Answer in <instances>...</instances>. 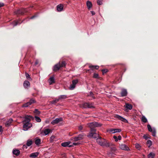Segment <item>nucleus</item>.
I'll return each instance as SVG.
<instances>
[{
	"mask_svg": "<svg viewBox=\"0 0 158 158\" xmlns=\"http://www.w3.org/2000/svg\"><path fill=\"white\" fill-rule=\"evenodd\" d=\"M50 132V130L49 129H46L44 130V133L45 135L48 134Z\"/></svg>",
	"mask_w": 158,
	"mask_h": 158,
	"instance_id": "27",
	"label": "nucleus"
},
{
	"mask_svg": "<svg viewBox=\"0 0 158 158\" xmlns=\"http://www.w3.org/2000/svg\"><path fill=\"white\" fill-rule=\"evenodd\" d=\"M96 140L98 144L102 147H109L113 145L112 143H109L106 140L101 137H99L97 138Z\"/></svg>",
	"mask_w": 158,
	"mask_h": 158,
	"instance_id": "1",
	"label": "nucleus"
},
{
	"mask_svg": "<svg viewBox=\"0 0 158 158\" xmlns=\"http://www.w3.org/2000/svg\"><path fill=\"white\" fill-rule=\"evenodd\" d=\"M86 5L89 10H90L92 6V4L91 2L89 1H87Z\"/></svg>",
	"mask_w": 158,
	"mask_h": 158,
	"instance_id": "21",
	"label": "nucleus"
},
{
	"mask_svg": "<svg viewBox=\"0 0 158 158\" xmlns=\"http://www.w3.org/2000/svg\"><path fill=\"white\" fill-rule=\"evenodd\" d=\"M97 3L98 5H101L102 4V2L100 0H98L97 1Z\"/></svg>",
	"mask_w": 158,
	"mask_h": 158,
	"instance_id": "42",
	"label": "nucleus"
},
{
	"mask_svg": "<svg viewBox=\"0 0 158 158\" xmlns=\"http://www.w3.org/2000/svg\"><path fill=\"white\" fill-rule=\"evenodd\" d=\"M83 107L85 108H94V105L92 103L89 102L85 103L83 104Z\"/></svg>",
	"mask_w": 158,
	"mask_h": 158,
	"instance_id": "8",
	"label": "nucleus"
},
{
	"mask_svg": "<svg viewBox=\"0 0 158 158\" xmlns=\"http://www.w3.org/2000/svg\"><path fill=\"white\" fill-rule=\"evenodd\" d=\"M95 132H91L87 135L89 137H92L94 138H96L97 137H99V136L98 134H97Z\"/></svg>",
	"mask_w": 158,
	"mask_h": 158,
	"instance_id": "9",
	"label": "nucleus"
},
{
	"mask_svg": "<svg viewBox=\"0 0 158 158\" xmlns=\"http://www.w3.org/2000/svg\"><path fill=\"white\" fill-rule=\"evenodd\" d=\"M13 120L12 118L8 120L5 123V125L6 126H9L11 123H12V122L13 121Z\"/></svg>",
	"mask_w": 158,
	"mask_h": 158,
	"instance_id": "23",
	"label": "nucleus"
},
{
	"mask_svg": "<svg viewBox=\"0 0 158 158\" xmlns=\"http://www.w3.org/2000/svg\"><path fill=\"white\" fill-rule=\"evenodd\" d=\"M29 116L28 115L26 116L24 118V120L23 121V130L25 131L27 130L32 126V124L30 123V119L28 117Z\"/></svg>",
	"mask_w": 158,
	"mask_h": 158,
	"instance_id": "2",
	"label": "nucleus"
},
{
	"mask_svg": "<svg viewBox=\"0 0 158 158\" xmlns=\"http://www.w3.org/2000/svg\"><path fill=\"white\" fill-rule=\"evenodd\" d=\"M89 68L91 69H97L99 68V66L97 65H90L89 66Z\"/></svg>",
	"mask_w": 158,
	"mask_h": 158,
	"instance_id": "31",
	"label": "nucleus"
},
{
	"mask_svg": "<svg viewBox=\"0 0 158 158\" xmlns=\"http://www.w3.org/2000/svg\"><path fill=\"white\" fill-rule=\"evenodd\" d=\"M64 6L62 4L58 5L56 7L57 10L58 12H60L62 11Z\"/></svg>",
	"mask_w": 158,
	"mask_h": 158,
	"instance_id": "17",
	"label": "nucleus"
},
{
	"mask_svg": "<svg viewBox=\"0 0 158 158\" xmlns=\"http://www.w3.org/2000/svg\"><path fill=\"white\" fill-rule=\"evenodd\" d=\"M121 131V130L120 129H110L108 131L110 133L114 134L117 132H120Z\"/></svg>",
	"mask_w": 158,
	"mask_h": 158,
	"instance_id": "14",
	"label": "nucleus"
},
{
	"mask_svg": "<svg viewBox=\"0 0 158 158\" xmlns=\"http://www.w3.org/2000/svg\"><path fill=\"white\" fill-rule=\"evenodd\" d=\"M147 143L148 145V147L149 148L152 145V142L151 140H148L147 141Z\"/></svg>",
	"mask_w": 158,
	"mask_h": 158,
	"instance_id": "35",
	"label": "nucleus"
},
{
	"mask_svg": "<svg viewBox=\"0 0 158 158\" xmlns=\"http://www.w3.org/2000/svg\"><path fill=\"white\" fill-rule=\"evenodd\" d=\"M63 121V118H56L55 119L52 120L51 123L53 125H54L57 124L58 123L62 122Z\"/></svg>",
	"mask_w": 158,
	"mask_h": 158,
	"instance_id": "10",
	"label": "nucleus"
},
{
	"mask_svg": "<svg viewBox=\"0 0 158 158\" xmlns=\"http://www.w3.org/2000/svg\"><path fill=\"white\" fill-rule=\"evenodd\" d=\"M155 156L154 153L151 152L148 155V158H154Z\"/></svg>",
	"mask_w": 158,
	"mask_h": 158,
	"instance_id": "26",
	"label": "nucleus"
},
{
	"mask_svg": "<svg viewBox=\"0 0 158 158\" xmlns=\"http://www.w3.org/2000/svg\"><path fill=\"white\" fill-rule=\"evenodd\" d=\"M35 144L36 145H39L41 143V140L40 139H37L35 140Z\"/></svg>",
	"mask_w": 158,
	"mask_h": 158,
	"instance_id": "29",
	"label": "nucleus"
},
{
	"mask_svg": "<svg viewBox=\"0 0 158 158\" xmlns=\"http://www.w3.org/2000/svg\"><path fill=\"white\" fill-rule=\"evenodd\" d=\"M114 139H115V140L116 142H117L118 140V139L117 137L116 136H113Z\"/></svg>",
	"mask_w": 158,
	"mask_h": 158,
	"instance_id": "43",
	"label": "nucleus"
},
{
	"mask_svg": "<svg viewBox=\"0 0 158 158\" xmlns=\"http://www.w3.org/2000/svg\"><path fill=\"white\" fill-rule=\"evenodd\" d=\"M90 94L91 95H92V94H93V93L92 92H90Z\"/></svg>",
	"mask_w": 158,
	"mask_h": 158,
	"instance_id": "58",
	"label": "nucleus"
},
{
	"mask_svg": "<svg viewBox=\"0 0 158 158\" xmlns=\"http://www.w3.org/2000/svg\"><path fill=\"white\" fill-rule=\"evenodd\" d=\"M127 90L125 89H122L121 93V96L124 97L127 95Z\"/></svg>",
	"mask_w": 158,
	"mask_h": 158,
	"instance_id": "19",
	"label": "nucleus"
},
{
	"mask_svg": "<svg viewBox=\"0 0 158 158\" xmlns=\"http://www.w3.org/2000/svg\"><path fill=\"white\" fill-rule=\"evenodd\" d=\"M114 117L123 122H127L126 119L118 114H115L114 116Z\"/></svg>",
	"mask_w": 158,
	"mask_h": 158,
	"instance_id": "11",
	"label": "nucleus"
},
{
	"mask_svg": "<svg viewBox=\"0 0 158 158\" xmlns=\"http://www.w3.org/2000/svg\"><path fill=\"white\" fill-rule=\"evenodd\" d=\"M4 3L2 2H0V7L3 6H4Z\"/></svg>",
	"mask_w": 158,
	"mask_h": 158,
	"instance_id": "51",
	"label": "nucleus"
},
{
	"mask_svg": "<svg viewBox=\"0 0 158 158\" xmlns=\"http://www.w3.org/2000/svg\"><path fill=\"white\" fill-rule=\"evenodd\" d=\"M16 156H18L20 153V151L18 149H13L12 152Z\"/></svg>",
	"mask_w": 158,
	"mask_h": 158,
	"instance_id": "22",
	"label": "nucleus"
},
{
	"mask_svg": "<svg viewBox=\"0 0 158 158\" xmlns=\"http://www.w3.org/2000/svg\"><path fill=\"white\" fill-rule=\"evenodd\" d=\"M23 85L25 88H27L30 87V82L27 81H25L24 82Z\"/></svg>",
	"mask_w": 158,
	"mask_h": 158,
	"instance_id": "18",
	"label": "nucleus"
},
{
	"mask_svg": "<svg viewBox=\"0 0 158 158\" xmlns=\"http://www.w3.org/2000/svg\"><path fill=\"white\" fill-rule=\"evenodd\" d=\"M39 154V153L37 152L33 153L30 155V157L32 158H36Z\"/></svg>",
	"mask_w": 158,
	"mask_h": 158,
	"instance_id": "20",
	"label": "nucleus"
},
{
	"mask_svg": "<svg viewBox=\"0 0 158 158\" xmlns=\"http://www.w3.org/2000/svg\"><path fill=\"white\" fill-rule=\"evenodd\" d=\"M90 12H91V13L92 14V15H95V12L94 11H90Z\"/></svg>",
	"mask_w": 158,
	"mask_h": 158,
	"instance_id": "48",
	"label": "nucleus"
},
{
	"mask_svg": "<svg viewBox=\"0 0 158 158\" xmlns=\"http://www.w3.org/2000/svg\"><path fill=\"white\" fill-rule=\"evenodd\" d=\"M98 77V73H94V74L93 77L94 78H97Z\"/></svg>",
	"mask_w": 158,
	"mask_h": 158,
	"instance_id": "41",
	"label": "nucleus"
},
{
	"mask_svg": "<svg viewBox=\"0 0 158 158\" xmlns=\"http://www.w3.org/2000/svg\"><path fill=\"white\" fill-rule=\"evenodd\" d=\"M25 76H26V77L27 79L30 80L31 79V78L30 77V76L28 73H25Z\"/></svg>",
	"mask_w": 158,
	"mask_h": 158,
	"instance_id": "39",
	"label": "nucleus"
},
{
	"mask_svg": "<svg viewBox=\"0 0 158 158\" xmlns=\"http://www.w3.org/2000/svg\"><path fill=\"white\" fill-rule=\"evenodd\" d=\"M141 120L142 122L144 123L147 122V119L144 116H143L141 118Z\"/></svg>",
	"mask_w": 158,
	"mask_h": 158,
	"instance_id": "30",
	"label": "nucleus"
},
{
	"mask_svg": "<svg viewBox=\"0 0 158 158\" xmlns=\"http://www.w3.org/2000/svg\"><path fill=\"white\" fill-rule=\"evenodd\" d=\"M21 23H19L18 21H15L11 24L13 26V27L16 26L18 24H19Z\"/></svg>",
	"mask_w": 158,
	"mask_h": 158,
	"instance_id": "33",
	"label": "nucleus"
},
{
	"mask_svg": "<svg viewBox=\"0 0 158 158\" xmlns=\"http://www.w3.org/2000/svg\"><path fill=\"white\" fill-rule=\"evenodd\" d=\"M85 135L84 133L80 134L78 136H75L73 138V141H77L81 140L83 139Z\"/></svg>",
	"mask_w": 158,
	"mask_h": 158,
	"instance_id": "5",
	"label": "nucleus"
},
{
	"mask_svg": "<svg viewBox=\"0 0 158 158\" xmlns=\"http://www.w3.org/2000/svg\"><path fill=\"white\" fill-rule=\"evenodd\" d=\"M65 62L64 61H62L61 64H60V67H64L65 66Z\"/></svg>",
	"mask_w": 158,
	"mask_h": 158,
	"instance_id": "37",
	"label": "nucleus"
},
{
	"mask_svg": "<svg viewBox=\"0 0 158 158\" xmlns=\"http://www.w3.org/2000/svg\"><path fill=\"white\" fill-rule=\"evenodd\" d=\"M36 16L35 15L33 16L30 18V19H32L35 17H36Z\"/></svg>",
	"mask_w": 158,
	"mask_h": 158,
	"instance_id": "52",
	"label": "nucleus"
},
{
	"mask_svg": "<svg viewBox=\"0 0 158 158\" xmlns=\"http://www.w3.org/2000/svg\"><path fill=\"white\" fill-rule=\"evenodd\" d=\"M78 129L80 131H81L83 129V126H80L78 127Z\"/></svg>",
	"mask_w": 158,
	"mask_h": 158,
	"instance_id": "45",
	"label": "nucleus"
},
{
	"mask_svg": "<svg viewBox=\"0 0 158 158\" xmlns=\"http://www.w3.org/2000/svg\"><path fill=\"white\" fill-rule=\"evenodd\" d=\"M35 102V100L33 99H30V101L27 102V103L24 104L23 106V107H27L31 105L32 103H34Z\"/></svg>",
	"mask_w": 158,
	"mask_h": 158,
	"instance_id": "12",
	"label": "nucleus"
},
{
	"mask_svg": "<svg viewBox=\"0 0 158 158\" xmlns=\"http://www.w3.org/2000/svg\"><path fill=\"white\" fill-rule=\"evenodd\" d=\"M78 81V80L77 79L73 80L72 81V84L70 85L69 87V89L71 90L74 89L75 88L76 85L77 84Z\"/></svg>",
	"mask_w": 158,
	"mask_h": 158,
	"instance_id": "6",
	"label": "nucleus"
},
{
	"mask_svg": "<svg viewBox=\"0 0 158 158\" xmlns=\"http://www.w3.org/2000/svg\"><path fill=\"white\" fill-rule=\"evenodd\" d=\"M79 143H73V144L74 145H77Z\"/></svg>",
	"mask_w": 158,
	"mask_h": 158,
	"instance_id": "47",
	"label": "nucleus"
},
{
	"mask_svg": "<svg viewBox=\"0 0 158 158\" xmlns=\"http://www.w3.org/2000/svg\"><path fill=\"white\" fill-rule=\"evenodd\" d=\"M103 73H106L107 72V70L106 69H103L102 70Z\"/></svg>",
	"mask_w": 158,
	"mask_h": 158,
	"instance_id": "46",
	"label": "nucleus"
},
{
	"mask_svg": "<svg viewBox=\"0 0 158 158\" xmlns=\"http://www.w3.org/2000/svg\"><path fill=\"white\" fill-rule=\"evenodd\" d=\"M3 130H2V127L1 126H0V132L2 131Z\"/></svg>",
	"mask_w": 158,
	"mask_h": 158,
	"instance_id": "53",
	"label": "nucleus"
},
{
	"mask_svg": "<svg viewBox=\"0 0 158 158\" xmlns=\"http://www.w3.org/2000/svg\"><path fill=\"white\" fill-rule=\"evenodd\" d=\"M59 98L60 100L61 99H64L67 98V97L66 95H61L59 96Z\"/></svg>",
	"mask_w": 158,
	"mask_h": 158,
	"instance_id": "34",
	"label": "nucleus"
},
{
	"mask_svg": "<svg viewBox=\"0 0 158 158\" xmlns=\"http://www.w3.org/2000/svg\"><path fill=\"white\" fill-rule=\"evenodd\" d=\"M34 113L36 115H39L40 113V112L37 109H35V110Z\"/></svg>",
	"mask_w": 158,
	"mask_h": 158,
	"instance_id": "36",
	"label": "nucleus"
},
{
	"mask_svg": "<svg viewBox=\"0 0 158 158\" xmlns=\"http://www.w3.org/2000/svg\"><path fill=\"white\" fill-rule=\"evenodd\" d=\"M71 143L70 141H69L67 142H65L63 143H61V145L62 146L64 147H72L73 146V145H69L70 143Z\"/></svg>",
	"mask_w": 158,
	"mask_h": 158,
	"instance_id": "16",
	"label": "nucleus"
},
{
	"mask_svg": "<svg viewBox=\"0 0 158 158\" xmlns=\"http://www.w3.org/2000/svg\"><path fill=\"white\" fill-rule=\"evenodd\" d=\"M55 82L54 78L53 77H51L49 80V82L50 85Z\"/></svg>",
	"mask_w": 158,
	"mask_h": 158,
	"instance_id": "24",
	"label": "nucleus"
},
{
	"mask_svg": "<svg viewBox=\"0 0 158 158\" xmlns=\"http://www.w3.org/2000/svg\"><path fill=\"white\" fill-rule=\"evenodd\" d=\"M143 137L144 139H148V138L147 137V136L145 135L143 136Z\"/></svg>",
	"mask_w": 158,
	"mask_h": 158,
	"instance_id": "55",
	"label": "nucleus"
},
{
	"mask_svg": "<svg viewBox=\"0 0 158 158\" xmlns=\"http://www.w3.org/2000/svg\"><path fill=\"white\" fill-rule=\"evenodd\" d=\"M35 120L37 122L39 123L41 122V119L39 117L37 116H35Z\"/></svg>",
	"mask_w": 158,
	"mask_h": 158,
	"instance_id": "32",
	"label": "nucleus"
},
{
	"mask_svg": "<svg viewBox=\"0 0 158 158\" xmlns=\"http://www.w3.org/2000/svg\"><path fill=\"white\" fill-rule=\"evenodd\" d=\"M118 140H120L121 139V137L120 135H118Z\"/></svg>",
	"mask_w": 158,
	"mask_h": 158,
	"instance_id": "50",
	"label": "nucleus"
},
{
	"mask_svg": "<svg viewBox=\"0 0 158 158\" xmlns=\"http://www.w3.org/2000/svg\"><path fill=\"white\" fill-rule=\"evenodd\" d=\"M147 127L148 131L152 133V135L153 136H155L156 134V131L155 129L154 128H152L151 127V126L149 124L148 125Z\"/></svg>",
	"mask_w": 158,
	"mask_h": 158,
	"instance_id": "7",
	"label": "nucleus"
},
{
	"mask_svg": "<svg viewBox=\"0 0 158 158\" xmlns=\"http://www.w3.org/2000/svg\"><path fill=\"white\" fill-rule=\"evenodd\" d=\"M27 19H26V20H27ZM25 19L24 20H23V21H22V22H24V21H25ZM27 21V20H26V21Z\"/></svg>",
	"mask_w": 158,
	"mask_h": 158,
	"instance_id": "56",
	"label": "nucleus"
},
{
	"mask_svg": "<svg viewBox=\"0 0 158 158\" xmlns=\"http://www.w3.org/2000/svg\"><path fill=\"white\" fill-rule=\"evenodd\" d=\"M60 62H59L57 64H56L53 67V70L54 71H56L59 70L60 68Z\"/></svg>",
	"mask_w": 158,
	"mask_h": 158,
	"instance_id": "13",
	"label": "nucleus"
},
{
	"mask_svg": "<svg viewBox=\"0 0 158 158\" xmlns=\"http://www.w3.org/2000/svg\"><path fill=\"white\" fill-rule=\"evenodd\" d=\"M27 145H23V148H27Z\"/></svg>",
	"mask_w": 158,
	"mask_h": 158,
	"instance_id": "54",
	"label": "nucleus"
},
{
	"mask_svg": "<svg viewBox=\"0 0 158 158\" xmlns=\"http://www.w3.org/2000/svg\"><path fill=\"white\" fill-rule=\"evenodd\" d=\"M125 107L129 110H131L132 108V106L131 104L128 103L126 104Z\"/></svg>",
	"mask_w": 158,
	"mask_h": 158,
	"instance_id": "25",
	"label": "nucleus"
},
{
	"mask_svg": "<svg viewBox=\"0 0 158 158\" xmlns=\"http://www.w3.org/2000/svg\"><path fill=\"white\" fill-rule=\"evenodd\" d=\"M56 103L55 100L50 102V103L51 104H55Z\"/></svg>",
	"mask_w": 158,
	"mask_h": 158,
	"instance_id": "44",
	"label": "nucleus"
},
{
	"mask_svg": "<svg viewBox=\"0 0 158 158\" xmlns=\"http://www.w3.org/2000/svg\"><path fill=\"white\" fill-rule=\"evenodd\" d=\"M143 157H144V158L145 157V156L144 155H143Z\"/></svg>",
	"mask_w": 158,
	"mask_h": 158,
	"instance_id": "59",
	"label": "nucleus"
},
{
	"mask_svg": "<svg viewBox=\"0 0 158 158\" xmlns=\"http://www.w3.org/2000/svg\"><path fill=\"white\" fill-rule=\"evenodd\" d=\"M32 141L31 140H28L27 141V142L26 143L27 145L29 147L30 146L32 145Z\"/></svg>",
	"mask_w": 158,
	"mask_h": 158,
	"instance_id": "28",
	"label": "nucleus"
},
{
	"mask_svg": "<svg viewBox=\"0 0 158 158\" xmlns=\"http://www.w3.org/2000/svg\"><path fill=\"white\" fill-rule=\"evenodd\" d=\"M55 138V136L54 135H52L50 138V142H52L53 141Z\"/></svg>",
	"mask_w": 158,
	"mask_h": 158,
	"instance_id": "38",
	"label": "nucleus"
},
{
	"mask_svg": "<svg viewBox=\"0 0 158 158\" xmlns=\"http://www.w3.org/2000/svg\"><path fill=\"white\" fill-rule=\"evenodd\" d=\"M135 147L136 148L139 149L141 146L139 144L137 143L135 144Z\"/></svg>",
	"mask_w": 158,
	"mask_h": 158,
	"instance_id": "40",
	"label": "nucleus"
},
{
	"mask_svg": "<svg viewBox=\"0 0 158 158\" xmlns=\"http://www.w3.org/2000/svg\"><path fill=\"white\" fill-rule=\"evenodd\" d=\"M87 125L90 128L91 132H95L96 130L94 127H100L101 126V124L98 123L94 122L88 123Z\"/></svg>",
	"mask_w": 158,
	"mask_h": 158,
	"instance_id": "3",
	"label": "nucleus"
},
{
	"mask_svg": "<svg viewBox=\"0 0 158 158\" xmlns=\"http://www.w3.org/2000/svg\"><path fill=\"white\" fill-rule=\"evenodd\" d=\"M119 148L121 149L124 150L128 151L129 150V148L126 144H121L119 146Z\"/></svg>",
	"mask_w": 158,
	"mask_h": 158,
	"instance_id": "15",
	"label": "nucleus"
},
{
	"mask_svg": "<svg viewBox=\"0 0 158 158\" xmlns=\"http://www.w3.org/2000/svg\"><path fill=\"white\" fill-rule=\"evenodd\" d=\"M29 10L28 8L22 9L18 10L15 12V13L16 14H21L23 15L24 13L27 12Z\"/></svg>",
	"mask_w": 158,
	"mask_h": 158,
	"instance_id": "4",
	"label": "nucleus"
},
{
	"mask_svg": "<svg viewBox=\"0 0 158 158\" xmlns=\"http://www.w3.org/2000/svg\"><path fill=\"white\" fill-rule=\"evenodd\" d=\"M38 64V62H35V64Z\"/></svg>",
	"mask_w": 158,
	"mask_h": 158,
	"instance_id": "57",
	"label": "nucleus"
},
{
	"mask_svg": "<svg viewBox=\"0 0 158 158\" xmlns=\"http://www.w3.org/2000/svg\"><path fill=\"white\" fill-rule=\"evenodd\" d=\"M54 100L56 101V102H57L59 101L60 99H59V98L58 97V98H56Z\"/></svg>",
	"mask_w": 158,
	"mask_h": 158,
	"instance_id": "49",
	"label": "nucleus"
}]
</instances>
